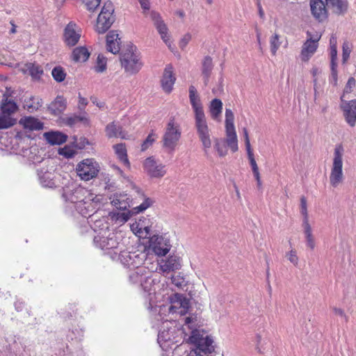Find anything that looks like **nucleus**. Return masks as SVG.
<instances>
[{
	"instance_id": "a211bd4d",
	"label": "nucleus",
	"mask_w": 356,
	"mask_h": 356,
	"mask_svg": "<svg viewBox=\"0 0 356 356\" xmlns=\"http://www.w3.org/2000/svg\"><path fill=\"white\" fill-rule=\"evenodd\" d=\"M343 98L344 95L341 97V108L343 111V116L346 122L350 127H354L356 122V99L346 101Z\"/></svg>"
},
{
	"instance_id": "864d4df0",
	"label": "nucleus",
	"mask_w": 356,
	"mask_h": 356,
	"mask_svg": "<svg viewBox=\"0 0 356 356\" xmlns=\"http://www.w3.org/2000/svg\"><path fill=\"white\" fill-rule=\"evenodd\" d=\"M286 257L294 266H297L298 264L299 259L297 256V252L295 250H291L289 252L286 253Z\"/></svg>"
},
{
	"instance_id": "f704fd0d",
	"label": "nucleus",
	"mask_w": 356,
	"mask_h": 356,
	"mask_svg": "<svg viewBox=\"0 0 356 356\" xmlns=\"http://www.w3.org/2000/svg\"><path fill=\"white\" fill-rule=\"evenodd\" d=\"M212 70V59L209 56H206L203 60L202 66V76L205 86H207L209 82V79Z\"/></svg>"
},
{
	"instance_id": "dca6fc26",
	"label": "nucleus",
	"mask_w": 356,
	"mask_h": 356,
	"mask_svg": "<svg viewBox=\"0 0 356 356\" xmlns=\"http://www.w3.org/2000/svg\"><path fill=\"white\" fill-rule=\"evenodd\" d=\"M150 17L163 41L171 49L172 42L168 35V29L161 15L156 11H151Z\"/></svg>"
},
{
	"instance_id": "ea45409f",
	"label": "nucleus",
	"mask_w": 356,
	"mask_h": 356,
	"mask_svg": "<svg viewBox=\"0 0 356 356\" xmlns=\"http://www.w3.org/2000/svg\"><path fill=\"white\" fill-rule=\"evenodd\" d=\"M117 259L120 260L122 265L129 268L130 270L134 268V264L131 262L134 261L133 252L126 251L125 248L118 254Z\"/></svg>"
},
{
	"instance_id": "09e8293b",
	"label": "nucleus",
	"mask_w": 356,
	"mask_h": 356,
	"mask_svg": "<svg viewBox=\"0 0 356 356\" xmlns=\"http://www.w3.org/2000/svg\"><path fill=\"white\" fill-rule=\"evenodd\" d=\"M234 115L230 108L225 109V129H235Z\"/></svg>"
},
{
	"instance_id": "e433bc0d",
	"label": "nucleus",
	"mask_w": 356,
	"mask_h": 356,
	"mask_svg": "<svg viewBox=\"0 0 356 356\" xmlns=\"http://www.w3.org/2000/svg\"><path fill=\"white\" fill-rule=\"evenodd\" d=\"M225 144H227L233 152H236L238 150V140L235 129H225Z\"/></svg>"
},
{
	"instance_id": "4468645a",
	"label": "nucleus",
	"mask_w": 356,
	"mask_h": 356,
	"mask_svg": "<svg viewBox=\"0 0 356 356\" xmlns=\"http://www.w3.org/2000/svg\"><path fill=\"white\" fill-rule=\"evenodd\" d=\"M307 39L302 45L300 58L304 62L308 61L315 54L318 46V41L321 35L316 34L312 35L309 31L307 32Z\"/></svg>"
},
{
	"instance_id": "473e14b6",
	"label": "nucleus",
	"mask_w": 356,
	"mask_h": 356,
	"mask_svg": "<svg viewBox=\"0 0 356 356\" xmlns=\"http://www.w3.org/2000/svg\"><path fill=\"white\" fill-rule=\"evenodd\" d=\"M327 6L333 13L337 15H344L348 10L347 0H325Z\"/></svg>"
},
{
	"instance_id": "13d9d810",
	"label": "nucleus",
	"mask_w": 356,
	"mask_h": 356,
	"mask_svg": "<svg viewBox=\"0 0 356 356\" xmlns=\"http://www.w3.org/2000/svg\"><path fill=\"white\" fill-rule=\"evenodd\" d=\"M331 67V75L330 76V82L333 86L337 85V65H330Z\"/></svg>"
},
{
	"instance_id": "b1692460",
	"label": "nucleus",
	"mask_w": 356,
	"mask_h": 356,
	"mask_svg": "<svg viewBox=\"0 0 356 356\" xmlns=\"http://www.w3.org/2000/svg\"><path fill=\"white\" fill-rule=\"evenodd\" d=\"M180 268V259L177 256H170L166 260H162L159 264V270L163 273H168Z\"/></svg>"
},
{
	"instance_id": "c03bdc74",
	"label": "nucleus",
	"mask_w": 356,
	"mask_h": 356,
	"mask_svg": "<svg viewBox=\"0 0 356 356\" xmlns=\"http://www.w3.org/2000/svg\"><path fill=\"white\" fill-rule=\"evenodd\" d=\"M15 123V120L8 115L0 113V129L10 128Z\"/></svg>"
},
{
	"instance_id": "e2e57ef3",
	"label": "nucleus",
	"mask_w": 356,
	"mask_h": 356,
	"mask_svg": "<svg viewBox=\"0 0 356 356\" xmlns=\"http://www.w3.org/2000/svg\"><path fill=\"white\" fill-rule=\"evenodd\" d=\"M300 207H301V213L304 216V219L307 218L308 220L307 216V200L305 197H302L300 199Z\"/></svg>"
},
{
	"instance_id": "a878e982",
	"label": "nucleus",
	"mask_w": 356,
	"mask_h": 356,
	"mask_svg": "<svg viewBox=\"0 0 356 356\" xmlns=\"http://www.w3.org/2000/svg\"><path fill=\"white\" fill-rule=\"evenodd\" d=\"M120 38L115 31H111L106 35V50L113 54L120 51Z\"/></svg>"
},
{
	"instance_id": "69168bd1",
	"label": "nucleus",
	"mask_w": 356,
	"mask_h": 356,
	"mask_svg": "<svg viewBox=\"0 0 356 356\" xmlns=\"http://www.w3.org/2000/svg\"><path fill=\"white\" fill-rule=\"evenodd\" d=\"M141 8L143 9L144 13L148 11L150 8L149 0H138Z\"/></svg>"
},
{
	"instance_id": "cd10ccee",
	"label": "nucleus",
	"mask_w": 356,
	"mask_h": 356,
	"mask_svg": "<svg viewBox=\"0 0 356 356\" xmlns=\"http://www.w3.org/2000/svg\"><path fill=\"white\" fill-rule=\"evenodd\" d=\"M19 124L24 129L29 131H39L43 129L44 124L38 118L29 116L20 119Z\"/></svg>"
},
{
	"instance_id": "0eeeda50",
	"label": "nucleus",
	"mask_w": 356,
	"mask_h": 356,
	"mask_svg": "<svg viewBox=\"0 0 356 356\" xmlns=\"http://www.w3.org/2000/svg\"><path fill=\"white\" fill-rule=\"evenodd\" d=\"M343 147L341 145H336L329 177L330 184L334 188L338 187L344 180V175L343 172Z\"/></svg>"
},
{
	"instance_id": "37998d69",
	"label": "nucleus",
	"mask_w": 356,
	"mask_h": 356,
	"mask_svg": "<svg viewBox=\"0 0 356 356\" xmlns=\"http://www.w3.org/2000/svg\"><path fill=\"white\" fill-rule=\"evenodd\" d=\"M214 149L220 157H224L227 154V145L225 141L222 139H215Z\"/></svg>"
},
{
	"instance_id": "2eb2a0df",
	"label": "nucleus",
	"mask_w": 356,
	"mask_h": 356,
	"mask_svg": "<svg viewBox=\"0 0 356 356\" xmlns=\"http://www.w3.org/2000/svg\"><path fill=\"white\" fill-rule=\"evenodd\" d=\"M144 170L151 178H161L166 174L165 165L153 156L147 158L143 163Z\"/></svg>"
},
{
	"instance_id": "393cba45",
	"label": "nucleus",
	"mask_w": 356,
	"mask_h": 356,
	"mask_svg": "<svg viewBox=\"0 0 356 356\" xmlns=\"http://www.w3.org/2000/svg\"><path fill=\"white\" fill-rule=\"evenodd\" d=\"M38 148L37 147H31L22 151L23 157L26 158L28 161L33 164L42 162L43 165H46L50 162L49 159H43L40 155H38Z\"/></svg>"
},
{
	"instance_id": "9d476101",
	"label": "nucleus",
	"mask_w": 356,
	"mask_h": 356,
	"mask_svg": "<svg viewBox=\"0 0 356 356\" xmlns=\"http://www.w3.org/2000/svg\"><path fill=\"white\" fill-rule=\"evenodd\" d=\"M114 8L111 1L104 3L97 17L96 30L99 33H105L115 21L113 16Z\"/></svg>"
},
{
	"instance_id": "bb28decb",
	"label": "nucleus",
	"mask_w": 356,
	"mask_h": 356,
	"mask_svg": "<svg viewBox=\"0 0 356 356\" xmlns=\"http://www.w3.org/2000/svg\"><path fill=\"white\" fill-rule=\"evenodd\" d=\"M175 80L176 79L173 74L172 67L170 65L166 66L161 79V86L163 90L166 92H170Z\"/></svg>"
},
{
	"instance_id": "603ef678",
	"label": "nucleus",
	"mask_w": 356,
	"mask_h": 356,
	"mask_svg": "<svg viewBox=\"0 0 356 356\" xmlns=\"http://www.w3.org/2000/svg\"><path fill=\"white\" fill-rule=\"evenodd\" d=\"M83 2L87 9L93 12L99 6L101 0H83Z\"/></svg>"
},
{
	"instance_id": "3c124183",
	"label": "nucleus",
	"mask_w": 356,
	"mask_h": 356,
	"mask_svg": "<svg viewBox=\"0 0 356 356\" xmlns=\"http://www.w3.org/2000/svg\"><path fill=\"white\" fill-rule=\"evenodd\" d=\"M270 51L273 55H275L277 49L280 46V42L279 41V35L277 34H275L270 38Z\"/></svg>"
},
{
	"instance_id": "680f3d73",
	"label": "nucleus",
	"mask_w": 356,
	"mask_h": 356,
	"mask_svg": "<svg viewBox=\"0 0 356 356\" xmlns=\"http://www.w3.org/2000/svg\"><path fill=\"white\" fill-rule=\"evenodd\" d=\"M355 86V80L353 77H350L348 79V82L345 86L344 90H343V95H345L346 93H349L352 91V89Z\"/></svg>"
},
{
	"instance_id": "412c9836",
	"label": "nucleus",
	"mask_w": 356,
	"mask_h": 356,
	"mask_svg": "<svg viewBox=\"0 0 356 356\" xmlns=\"http://www.w3.org/2000/svg\"><path fill=\"white\" fill-rule=\"evenodd\" d=\"M132 232L140 238H147L150 236V226L147 218L140 219L130 226Z\"/></svg>"
},
{
	"instance_id": "5701e85b",
	"label": "nucleus",
	"mask_w": 356,
	"mask_h": 356,
	"mask_svg": "<svg viewBox=\"0 0 356 356\" xmlns=\"http://www.w3.org/2000/svg\"><path fill=\"white\" fill-rule=\"evenodd\" d=\"M311 12L313 16L319 22H322L327 17V10L322 0H310Z\"/></svg>"
},
{
	"instance_id": "2f4dec72",
	"label": "nucleus",
	"mask_w": 356,
	"mask_h": 356,
	"mask_svg": "<svg viewBox=\"0 0 356 356\" xmlns=\"http://www.w3.org/2000/svg\"><path fill=\"white\" fill-rule=\"evenodd\" d=\"M222 102L220 99L215 98L209 105V111L211 118L217 122L221 120V113L222 111Z\"/></svg>"
},
{
	"instance_id": "c85d7f7f",
	"label": "nucleus",
	"mask_w": 356,
	"mask_h": 356,
	"mask_svg": "<svg viewBox=\"0 0 356 356\" xmlns=\"http://www.w3.org/2000/svg\"><path fill=\"white\" fill-rule=\"evenodd\" d=\"M44 138L52 145H59L66 142L67 136L60 131H48L43 134Z\"/></svg>"
},
{
	"instance_id": "6ab92c4d",
	"label": "nucleus",
	"mask_w": 356,
	"mask_h": 356,
	"mask_svg": "<svg viewBox=\"0 0 356 356\" xmlns=\"http://www.w3.org/2000/svg\"><path fill=\"white\" fill-rule=\"evenodd\" d=\"M81 35V31L79 26L73 23L70 22L64 30V41L69 47H73L77 44Z\"/></svg>"
},
{
	"instance_id": "49530a36",
	"label": "nucleus",
	"mask_w": 356,
	"mask_h": 356,
	"mask_svg": "<svg viewBox=\"0 0 356 356\" xmlns=\"http://www.w3.org/2000/svg\"><path fill=\"white\" fill-rule=\"evenodd\" d=\"M28 70L32 78L35 79H40L43 73V70L40 66L32 63L28 65Z\"/></svg>"
},
{
	"instance_id": "4c0bfd02",
	"label": "nucleus",
	"mask_w": 356,
	"mask_h": 356,
	"mask_svg": "<svg viewBox=\"0 0 356 356\" xmlns=\"http://www.w3.org/2000/svg\"><path fill=\"white\" fill-rule=\"evenodd\" d=\"M133 258L134 261L131 262L134 264V268L145 267L143 265L147 264V252L145 250H135L133 252Z\"/></svg>"
},
{
	"instance_id": "de8ad7c7",
	"label": "nucleus",
	"mask_w": 356,
	"mask_h": 356,
	"mask_svg": "<svg viewBox=\"0 0 356 356\" xmlns=\"http://www.w3.org/2000/svg\"><path fill=\"white\" fill-rule=\"evenodd\" d=\"M107 60L103 54H99L97 58L95 70L97 72H103L106 69Z\"/></svg>"
},
{
	"instance_id": "052dcab7",
	"label": "nucleus",
	"mask_w": 356,
	"mask_h": 356,
	"mask_svg": "<svg viewBox=\"0 0 356 356\" xmlns=\"http://www.w3.org/2000/svg\"><path fill=\"white\" fill-rule=\"evenodd\" d=\"M153 135V133L149 134L146 140L143 142V143L141 145L142 151L146 150L150 145H152L153 142L154 141Z\"/></svg>"
},
{
	"instance_id": "ddd939ff",
	"label": "nucleus",
	"mask_w": 356,
	"mask_h": 356,
	"mask_svg": "<svg viewBox=\"0 0 356 356\" xmlns=\"http://www.w3.org/2000/svg\"><path fill=\"white\" fill-rule=\"evenodd\" d=\"M153 202L149 197H145L143 202L138 206L134 207L131 210H122V212H118L114 213L113 218H115V220L120 224H124L127 222L133 215L145 211L148 209L152 204Z\"/></svg>"
},
{
	"instance_id": "aec40b11",
	"label": "nucleus",
	"mask_w": 356,
	"mask_h": 356,
	"mask_svg": "<svg viewBox=\"0 0 356 356\" xmlns=\"http://www.w3.org/2000/svg\"><path fill=\"white\" fill-rule=\"evenodd\" d=\"M145 292L148 293L149 296V306L148 309L150 310H154L157 312V305H154L153 297L155 296L156 288H155V280L150 277L147 276L145 279L139 284Z\"/></svg>"
},
{
	"instance_id": "8fccbe9b",
	"label": "nucleus",
	"mask_w": 356,
	"mask_h": 356,
	"mask_svg": "<svg viewBox=\"0 0 356 356\" xmlns=\"http://www.w3.org/2000/svg\"><path fill=\"white\" fill-rule=\"evenodd\" d=\"M51 75L53 78L58 82H61L64 81L66 74L65 73L63 69L60 67H55L51 71Z\"/></svg>"
},
{
	"instance_id": "39448f33",
	"label": "nucleus",
	"mask_w": 356,
	"mask_h": 356,
	"mask_svg": "<svg viewBox=\"0 0 356 356\" xmlns=\"http://www.w3.org/2000/svg\"><path fill=\"white\" fill-rule=\"evenodd\" d=\"M188 341L195 346L187 356H208L214 351L213 341L211 337L200 330H194L188 337Z\"/></svg>"
},
{
	"instance_id": "4d7b16f0",
	"label": "nucleus",
	"mask_w": 356,
	"mask_h": 356,
	"mask_svg": "<svg viewBox=\"0 0 356 356\" xmlns=\"http://www.w3.org/2000/svg\"><path fill=\"white\" fill-rule=\"evenodd\" d=\"M85 120V118L79 116V115H74L67 117L65 120V122L67 125L73 126L78 122H81Z\"/></svg>"
},
{
	"instance_id": "423d86ee",
	"label": "nucleus",
	"mask_w": 356,
	"mask_h": 356,
	"mask_svg": "<svg viewBox=\"0 0 356 356\" xmlns=\"http://www.w3.org/2000/svg\"><path fill=\"white\" fill-rule=\"evenodd\" d=\"M120 63L124 71L130 74L138 73L143 65L140 53L133 44L127 45V48L122 50L120 54Z\"/></svg>"
},
{
	"instance_id": "5fc2aeb1",
	"label": "nucleus",
	"mask_w": 356,
	"mask_h": 356,
	"mask_svg": "<svg viewBox=\"0 0 356 356\" xmlns=\"http://www.w3.org/2000/svg\"><path fill=\"white\" fill-rule=\"evenodd\" d=\"M246 151L252 172L259 170L252 149H246Z\"/></svg>"
},
{
	"instance_id": "c9c22d12",
	"label": "nucleus",
	"mask_w": 356,
	"mask_h": 356,
	"mask_svg": "<svg viewBox=\"0 0 356 356\" xmlns=\"http://www.w3.org/2000/svg\"><path fill=\"white\" fill-rule=\"evenodd\" d=\"M302 227L306 239V245L311 250H313L315 248V240L312 234V227L309 224L308 220L307 218L303 219Z\"/></svg>"
},
{
	"instance_id": "7c9ffc66",
	"label": "nucleus",
	"mask_w": 356,
	"mask_h": 356,
	"mask_svg": "<svg viewBox=\"0 0 356 356\" xmlns=\"http://www.w3.org/2000/svg\"><path fill=\"white\" fill-rule=\"evenodd\" d=\"M106 134L108 138H126V133L118 122H111L106 127Z\"/></svg>"
},
{
	"instance_id": "1a4fd4ad",
	"label": "nucleus",
	"mask_w": 356,
	"mask_h": 356,
	"mask_svg": "<svg viewBox=\"0 0 356 356\" xmlns=\"http://www.w3.org/2000/svg\"><path fill=\"white\" fill-rule=\"evenodd\" d=\"M181 131L179 124L175 122V118H170L166 124L163 136V147L170 152H174L181 138Z\"/></svg>"
},
{
	"instance_id": "72a5a7b5",
	"label": "nucleus",
	"mask_w": 356,
	"mask_h": 356,
	"mask_svg": "<svg viewBox=\"0 0 356 356\" xmlns=\"http://www.w3.org/2000/svg\"><path fill=\"white\" fill-rule=\"evenodd\" d=\"M66 108V100L63 97L58 96L54 102H52L48 108L55 115L62 113Z\"/></svg>"
},
{
	"instance_id": "20e7f679",
	"label": "nucleus",
	"mask_w": 356,
	"mask_h": 356,
	"mask_svg": "<svg viewBox=\"0 0 356 356\" xmlns=\"http://www.w3.org/2000/svg\"><path fill=\"white\" fill-rule=\"evenodd\" d=\"M184 331L177 327L175 321L166 320L163 322L157 341L163 350L172 349L173 346L180 343Z\"/></svg>"
},
{
	"instance_id": "a19ab883",
	"label": "nucleus",
	"mask_w": 356,
	"mask_h": 356,
	"mask_svg": "<svg viewBox=\"0 0 356 356\" xmlns=\"http://www.w3.org/2000/svg\"><path fill=\"white\" fill-rule=\"evenodd\" d=\"M115 153L118 156V159L122 162L126 166H129V162L127 158V149L125 145L120 143L113 145Z\"/></svg>"
},
{
	"instance_id": "bf43d9fd",
	"label": "nucleus",
	"mask_w": 356,
	"mask_h": 356,
	"mask_svg": "<svg viewBox=\"0 0 356 356\" xmlns=\"http://www.w3.org/2000/svg\"><path fill=\"white\" fill-rule=\"evenodd\" d=\"M330 65H337V47H330Z\"/></svg>"
},
{
	"instance_id": "79ce46f5",
	"label": "nucleus",
	"mask_w": 356,
	"mask_h": 356,
	"mask_svg": "<svg viewBox=\"0 0 356 356\" xmlns=\"http://www.w3.org/2000/svg\"><path fill=\"white\" fill-rule=\"evenodd\" d=\"M42 99L39 97H31L29 99L25 100L24 107L30 112L38 110L42 106Z\"/></svg>"
},
{
	"instance_id": "9b49d317",
	"label": "nucleus",
	"mask_w": 356,
	"mask_h": 356,
	"mask_svg": "<svg viewBox=\"0 0 356 356\" xmlns=\"http://www.w3.org/2000/svg\"><path fill=\"white\" fill-rule=\"evenodd\" d=\"M99 169V163L93 159H84L76 167L77 175L84 181H89L96 177Z\"/></svg>"
},
{
	"instance_id": "0e129e2a",
	"label": "nucleus",
	"mask_w": 356,
	"mask_h": 356,
	"mask_svg": "<svg viewBox=\"0 0 356 356\" xmlns=\"http://www.w3.org/2000/svg\"><path fill=\"white\" fill-rule=\"evenodd\" d=\"M191 40V35L190 33L185 34L183 38L181 39L179 42V47L181 49H184L189 41Z\"/></svg>"
},
{
	"instance_id": "6e6d98bb",
	"label": "nucleus",
	"mask_w": 356,
	"mask_h": 356,
	"mask_svg": "<svg viewBox=\"0 0 356 356\" xmlns=\"http://www.w3.org/2000/svg\"><path fill=\"white\" fill-rule=\"evenodd\" d=\"M342 49H343L342 60H343V63H346L350 57L351 49L349 47L348 43L346 42H343Z\"/></svg>"
},
{
	"instance_id": "c756f323",
	"label": "nucleus",
	"mask_w": 356,
	"mask_h": 356,
	"mask_svg": "<svg viewBox=\"0 0 356 356\" xmlns=\"http://www.w3.org/2000/svg\"><path fill=\"white\" fill-rule=\"evenodd\" d=\"M148 267H139L133 268L129 271V280L131 284H140L147 277V270Z\"/></svg>"
},
{
	"instance_id": "6e6552de",
	"label": "nucleus",
	"mask_w": 356,
	"mask_h": 356,
	"mask_svg": "<svg viewBox=\"0 0 356 356\" xmlns=\"http://www.w3.org/2000/svg\"><path fill=\"white\" fill-rule=\"evenodd\" d=\"M169 303L159 307V313H165L167 310L169 314H179L184 316L188 312L190 302L188 299L179 293H172L168 297Z\"/></svg>"
},
{
	"instance_id": "f03ea898",
	"label": "nucleus",
	"mask_w": 356,
	"mask_h": 356,
	"mask_svg": "<svg viewBox=\"0 0 356 356\" xmlns=\"http://www.w3.org/2000/svg\"><path fill=\"white\" fill-rule=\"evenodd\" d=\"M188 98L194 113L195 128L197 136L202 143L205 156L209 158L211 156L210 148L212 144L211 133L208 126L201 97L193 85L189 86Z\"/></svg>"
},
{
	"instance_id": "7ed1b4c3",
	"label": "nucleus",
	"mask_w": 356,
	"mask_h": 356,
	"mask_svg": "<svg viewBox=\"0 0 356 356\" xmlns=\"http://www.w3.org/2000/svg\"><path fill=\"white\" fill-rule=\"evenodd\" d=\"M93 242L96 247L102 250L113 260L117 259L118 254L125 247L121 234L111 231L102 235H95Z\"/></svg>"
},
{
	"instance_id": "a18cd8bd",
	"label": "nucleus",
	"mask_w": 356,
	"mask_h": 356,
	"mask_svg": "<svg viewBox=\"0 0 356 356\" xmlns=\"http://www.w3.org/2000/svg\"><path fill=\"white\" fill-rule=\"evenodd\" d=\"M17 108V106L14 102L8 101L2 105L1 113L11 116L16 111Z\"/></svg>"
},
{
	"instance_id": "774afa93",
	"label": "nucleus",
	"mask_w": 356,
	"mask_h": 356,
	"mask_svg": "<svg viewBox=\"0 0 356 356\" xmlns=\"http://www.w3.org/2000/svg\"><path fill=\"white\" fill-rule=\"evenodd\" d=\"M171 280H172V284L178 287L181 286L184 282L183 278L176 277L174 276L172 277Z\"/></svg>"
},
{
	"instance_id": "4be33fe9",
	"label": "nucleus",
	"mask_w": 356,
	"mask_h": 356,
	"mask_svg": "<svg viewBox=\"0 0 356 356\" xmlns=\"http://www.w3.org/2000/svg\"><path fill=\"white\" fill-rule=\"evenodd\" d=\"M111 204L119 210H126L130 206V198L127 193H115L109 197Z\"/></svg>"
},
{
	"instance_id": "f8f14e48",
	"label": "nucleus",
	"mask_w": 356,
	"mask_h": 356,
	"mask_svg": "<svg viewBox=\"0 0 356 356\" xmlns=\"http://www.w3.org/2000/svg\"><path fill=\"white\" fill-rule=\"evenodd\" d=\"M171 248L169 238L163 235H154L149 241V249L158 256H165Z\"/></svg>"
},
{
	"instance_id": "f3484780",
	"label": "nucleus",
	"mask_w": 356,
	"mask_h": 356,
	"mask_svg": "<svg viewBox=\"0 0 356 356\" xmlns=\"http://www.w3.org/2000/svg\"><path fill=\"white\" fill-rule=\"evenodd\" d=\"M54 172V167L49 168V163L43 165L41 168L37 169L38 179L42 187L51 188L56 186Z\"/></svg>"
},
{
	"instance_id": "f257e3e1",
	"label": "nucleus",
	"mask_w": 356,
	"mask_h": 356,
	"mask_svg": "<svg viewBox=\"0 0 356 356\" xmlns=\"http://www.w3.org/2000/svg\"><path fill=\"white\" fill-rule=\"evenodd\" d=\"M62 197L70 209H75L82 216H88V223L97 235L110 231L105 219L99 218L96 213L101 195H95L84 188L72 186L63 188Z\"/></svg>"
},
{
	"instance_id": "338daca9",
	"label": "nucleus",
	"mask_w": 356,
	"mask_h": 356,
	"mask_svg": "<svg viewBox=\"0 0 356 356\" xmlns=\"http://www.w3.org/2000/svg\"><path fill=\"white\" fill-rule=\"evenodd\" d=\"M243 135L245 138V144L246 149H252L248 136V132L246 128H243Z\"/></svg>"
},
{
	"instance_id": "58836bf2",
	"label": "nucleus",
	"mask_w": 356,
	"mask_h": 356,
	"mask_svg": "<svg viewBox=\"0 0 356 356\" xmlns=\"http://www.w3.org/2000/svg\"><path fill=\"white\" fill-rule=\"evenodd\" d=\"M90 56V52L85 47L75 48L72 54V58L75 62H85Z\"/></svg>"
}]
</instances>
